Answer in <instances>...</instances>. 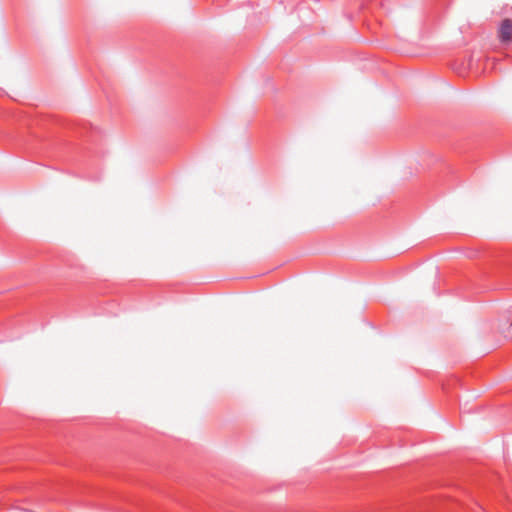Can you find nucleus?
Masks as SVG:
<instances>
[{"label": "nucleus", "mask_w": 512, "mask_h": 512, "mask_svg": "<svg viewBox=\"0 0 512 512\" xmlns=\"http://www.w3.org/2000/svg\"><path fill=\"white\" fill-rule=\"evenodd\" d=\"M505 336L512 338V322L510 323L509 327L507 328Z\"/></svg>", "instance_id": "obj_2"}, {"label": "nucleus", "mask_w": 512, "mask_h": 512, "mask_svg": "<svg viewBox=\"0 0 512 512\" xmlns=\"http://www.w3.org/2000/svg\"><path fill=\"white\" fill-rule=\"evenodd\" d=\"M497 37L503 46L512 44V20L509 18L503 19L497 29Z\"/></svg>", "instance_id": "obj_1"}]
</instances>
